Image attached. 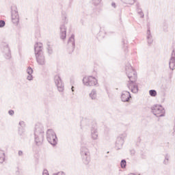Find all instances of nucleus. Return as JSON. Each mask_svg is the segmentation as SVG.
<instances>
[{
    "instance_id": "f257e3e1",
    "label": "nucleus",
    "mask_w": 175,
    "mask_h": 175,
    "mask_svg": "<svg viewBox=\"0 0 175 175\" xmlns=\"http://www.w3.org/2000/svg\"><path fill=\"white\" fill-rule=\"evenodd\" d=\"M83 83L85 85L92 87L98 84V79L92 76L85 77L83 79Z\"/></svg>"
},
{
    "instance_id": "f03ea898",
    "label": "nucleus",
    "mask_w": 175,
    "mask_h": 175,
    "mask_svg": "<svg viewBox=\"0 0 175 175\" xmlns=\"http://www.w3.org/2000/svg\"><path fill=\"white\" fill-rule=\"evenodd\" d=\"M152 113L157 117H162L165 114V109L161 105H154L152 107Z\"/></svg>"
},
{
    "instance_id": "7ed1b4c3",
    "label": "nucleus",
    "mask_w": 175,
    "mask_h": 175,
    "mask_svg": "<svg viewBox=\"0 0 175 175\" xmlns=\"http://www.w3.org/2000/svg\"><path fill=\"white\" fill-rule=\"evenodd\" d=\"M48 141L51 144H53V146H55L57 144V135H55V133L53 131V130H49L48 133Z\"/></svg>"
},
{
    "instance_id": "20e7f679",
    "label": "nucleus",
    "mask_w": 175,
    "mask_h": 175,
    "mask_svg": "<svg viewBox=\"0 0 175 175\" xmlns=\"http://www.w3.org/2000/svg\"><path fill=\"white\" fill-rule=\"evenodd\" d=\"M42 47H43V44L38 42L35 45V53L38 61H39V55H40V51H42Z\"/></svg>"
},
{
    "instance_id": "39448f33",
    "label": "nucleus",
    "mask_w": 175,
    "mask_h": 175,
    "mask_svg": "<svg viewBox=\"0 0 175 175\" xmlns=\"http://www.w3.org/2000/svg\"><path fill=\"white\" fill-rule=\"evenodd\" d=\"M55 83L57 84L58 90L60 92H62V91H64V83H62V81L59 77H55Z\"/></svg>"
},
{
    "instance_id": "423d86ee",
    "label": "nucleus",
    "mask_w": 175,
    "mask_h": 175,
    "mask_svg": "<svg viewBox=\"0 0 175 175\" xmlns=\"http://www.w3.org/2000/svg\"><path fill=\"white\" fill-rule=\"evenodd\" d=\"M128 87L130 90H131L132 92H137L138 91L137 85H136V83H135V81H131L129 83Z\"/></svg>"
},
{
    "instance_id": "0eeeda50",
    "label": "nucleus",
    "mask_w": 175,
    "mask_h": 175,
    "mask_svg": "<svg viewBox=\"0 0 175 175\" xmlns=\"http://www.w3.org/2000/svg\"><path fill=\"white\" fill-rule=\"evenodd\" d=\"M130 98H131V93H129V92H124V93H122L121 96V99L122 102H128Z\"/></svg>"
},
{
    "instance_id": "6e6552de",
    "label": "nucleus",
    "mask_w": 175,
    "mask_h": 175,
    "mask_svg": "<svg viewBox=\"0 0 175 175\" xmlns=\"http://www.w3.org/2000/svg\"><path fill=\"white\" fill-rule=\"evenodd\" d=\"M12 23H14V24L18 23V13H17V12H16V11L12 12Z\"/></svg>"
},
{
    "instance_id": "1a4fd4ad",
    "label": "nucleus",
    "mask_w": 175,
    "mask_h": 175,
    "mask_svg": "<svg viewBox=\"0 0 175 175\" xmlns=\"http://www.w3.org/2000/svg\"><path fill=\"white\" fill-rule=\"evenodd\" d=\"M3 162H5V152L0 150V163H3Z\"/></svg>"
},
{
    "instance_id": "9d476101",
    "label": "nucleus",
    "mask_w": 175,
    "mask_h": 175,
    "mask_svg": "<svg viewBox=\"0 0 175 175\" xmlns=\"http://www.w3.org/2000/svg\"><path fill=\"white\" fill-rule=\"evenodd\" d=\"M90 96L93 100L96 99V92H95L94 90L92 91L91 93L90 94Z\"/></svg>"
},
{
    "instance_id": "9b49d317",
    "label": "nucleus",
    "mask_w": 175,
    "mask_h": 175,
    "mask_svg": "<svg viewBox=\"0 0 175 175\" xmlns=\"http://www.w3.org/2000/svg\"><path fill=\"white\" fill-rule=\"evenodd\" d=\"M61 38L62 39H65L66 38V30L65 29H62Z\"/></svg>"
},
{
    "instance_id": "f8f14e48",
    "label": "nucleus",
    "mask_w": 175,
    "mask_h": 175,
    "mask_svg": "<svg viewBox=\"0 0 175 175\" xmlns=\"http://www.w3.org/2000/svg\"><path fill=\"white\" fill-rule=\"evenodd\" d=\"M120 166L122 169L125 168L126 166V161L125 160H122L120 163Z\"/></svg>"
},
{
    "instance_id": "ddd939ff",
    "label": "nucleus",
    "mask_w": 175,
    "mask_h": 175,
    "mask_svg": "<svg viewBox=\"0 0 175 175\" xmlns=\"http://www.w3.org/2000/svg\"><path fill=\"white\" fill-rule=\"evenodd\" d=\"M149 94L150 96H155L157 95V91L154 90H150Z\"/></svg>"
},
{
    "instance_id": "4468645a",
    "label": "nucleus",
    "mask_w": 175,
    "mask_h": 175,
    "mask_svg": "<svg viewBox=\"0 0 175 175\" xmlns=\"http://www.w3.org/2000/svg\"><path fill=\"white\" fill-rule=\"evenodd\" d=\"M27 73L28 75H31L32 73H33V70H32V68L29 67L27 68Z\"/></svg>"
},
{
    "instance_id": "2eb2a0df",
    "label": "nucleus",
    "mask_w": 175,
    "mask_h": 175,
    "mask_svg": "<svg viewBox=\"0 0 175 175\" xmlns=\"http://www.w3.org/2000/svg\"><path fill=\"white\" fill-rule=\"evenodd\" d=\"M5 27V22L3 21H0V28Z\"/></svg>"
},
{
    "instance_id": "dca6fc26",
    "label": "nucleus",
    "mask_w": 175,
    "mask_h": 175,
    "mask_svg": "<svg viewBox=\"0 0 175 175\" xmlns=\"http://www.w3.org/2000/svg\"><path fill=\"white\" fill-rule=\"evenodd\" d=\"M53 175H65V174L63 172H58L57 174H55Z\"/></svg>"
},
{
    "instance_id": "f3484780",
    "label": "nucleus",
    "mask_w": 175,
    "mask_h": 175,
    "mask_svg": "<svg viewBox=\"0 0 175 175\" xmlns=\"http://www.w3.org/2000/svg\"><path fill=\"white\" fill-rule=\"evenodd\" d=\"M174 65V63H173V62H170V68L171 69H172V70H173V68H172V67Z\"/></svg>"
},
{
    "instance_id": "a211bd4d",
    "label": "nucleus",
    "mask_w": 175,
    "mask_h": 175,
    "mask_svg": "<svg viewBox=\"0 0 175 175\" xmlns=\"http://www.w3.org/2000/svg\"><path fill=\"white\" fill-rule=\"evenodd\" d=\"M42 175H49V171H47L46 170H44Z\"/></svg>"
},
{
    "instance_id": "6ab92c4d",
    "label": "nucleus",
    "mask_w": 175,
    "mask_h": 175,
    "mask_svg": "<svg viewBox=\"0 0 175 175\" xmlns=\"http://www.w3.org/2000/svg\"><path fill=\"white\" fill-rule=\"evenodd\" d=\"M9 114H10V116H13V114H14V111H13V110L9 111Z\"/></svg>"
},
{
    "instance_id": "aec40b11",
    "label": "nucleus",
    "mask_w": 175,
    "mask_h": 175,
    "mask_svg": "<svg viewBox=\"0 0 175 175\" xmlns=\"http://www.w3.org/2000/svg\"><path fill=\"white\" fill-rule=\"evenodd\" d=\"M27 79L32 80V77L31 76V75H29V76L27 77Z\"/></svg>"
},
{
    "instance_id": "412c9836",
    "label": "nucleus",
    "mask_w": 175,
    "mask_h": 175,
    "mask_svg": "<svg viewBox=\"0 0 175 175\" xmlns=\"http://www.w3.org/2000/svg\"><path fill=\"white\" fill-rule=\"evenodd\" d=\"M72 92L75 91V87H72Z\"/></svg>"
},
{
    "instance_id": "4be33fe9",
    "label": "nucleus",
    "mask_w": 175,
    "mask_h": 175,
    "mask_svg": "<svg viewBox=\"0 0 175 175\" xmlns=\"http://www.w3.org/2000/svg\"><path fill=\"white\" fill-rule=\"evenodd\" d=\"M129 79H131V77H132L129 76Z\"/></svg>"
}]
</instances>
